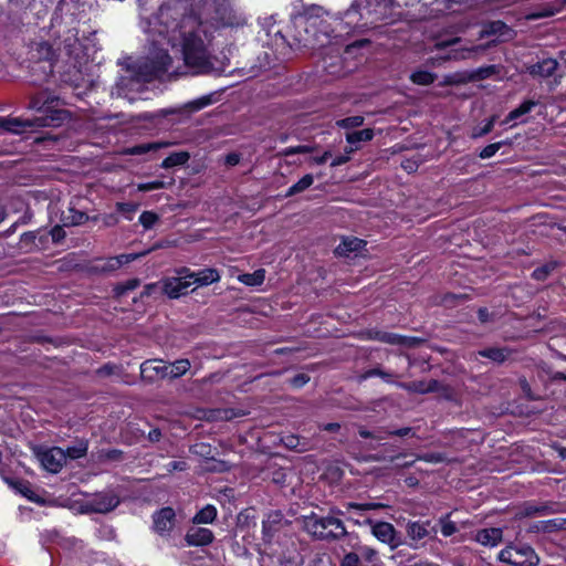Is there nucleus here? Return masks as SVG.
<instances>
[{
	"mask_svg": "<svg viewBox=\"0 0 566 566\" xmlns=\"http://www.w3.org/2000/svg\"><path fill=\"white\" fill-rule=\"evenodd\" d=\"M374 137V130L370 128L350 132L346 134V140L349 145L358 146L361 142H368Z\"/></svg>",
	"mask_w": 566,
	"mask_h": 566,
	"instance_id": "obj_32",
	"label": "nucleus"
},
{
	"mask_svg": "<svg viewBox=\"0 0 566 566\" xmlns=\"http://www.w3.org/2000/svg\"><path fill=\"white\" fill-rule=\"evenodd\" d=\"M69 118L66 111H53L46 115H40L32 119H21L19 117H8L7 132L13 134H21L27 129H33L38 127H57L62 125L64 120Z\"/></svg>",
	"mask_w": 566,
	"mask_h": 566,
	"instance_id": "obj_5",
	"label": "nucleus"
},
{
	"mask_svg": "<svg viewBox=\"0 0 566 566\" xmlns=\"http://www.w3.org/2000/svg\"><path fill=\"white\" fill-rule=\"evenodd\" d=\"M420 342L421 340L417 337L403 336L395 333L386 332L385 335H382V343L402 346L407 348H412L417 346Z\"/></svg>",
	"mask_w": 566,
	"mask_h": 566,
	"instance_id": "obj_21",
	"label": "nucleus"
},
{
	"mask_svg": "<svg viewBox=\"0 0 566 566\" xmlns=\"http://www.w3.org/2000/svg\"><path fill=\"white\" fill-rule=\"evenodd\" d=\"M265 271L263 269L256 270L253 273H244L239 276V281L249 286H258L264 282Z\"/></svg>",
	"mask_w": 566,
	"mask_h": 566,
	"instance_id": "obj_34",
	"label": "nucleus"
},
{
	"mask_svg": "<svg viewBox=\"0 0 566 566\" xmlns=\"http://www.w3.org/2000/svg\"><path fill=\"white\" fill-rule=\"evenodd\" d=\"M176 522V513L172 507L166 506L153 515L154 530L160 536H168Z\"/></svg>",
	"mask_w": 566,
	"mask_h": 566,
	"instance_id": "obj_10",
	"label": "nucleus"
},
{
	"mask_svg": "<svg viewBox=\"0 0 566 566\" xmlns=\"http://www.w3.org/2000/svg\"><path fill=\"white\" fill-rule=\"evenodd\" d=\"M36 51L39 53V59L43 60H50L54 54L52 46L48 42L38 43Z\"/></svg>",
	"mask_w": 566,
	"mask_h": 566,
	"instance_id": "obj_48",
	"label": "nucleus"
},
{
	"mask_svg": "<svg viewBox=\"0 0 566 566\" xmlns=\"http://www.w3.org/2000/svg\"><path fill=\"white\" fill-rule=\"evenodd\" d=\"M408 536L412 541H420L426 537L432 536L437 534L436 526L431 525L429 521L420 522H409L406 527Z\"/></svg>",
	"mask_w": 566,
	"mask_h": 566,
	"instance_id": "obj_16",
	"label": "nucleus"
},
{
	"mask_svg": "<svg viewBox=\"0 0 566 566\" xmlns=\"http://www.w3.org/2000/svg\"><path fill=\"white\" fill-rule=\"evenodd\" d=\"M171 57L165 50H158L151 57L137 61L127 59L120 62L122 71L112 87L111 95L117 98L135 101L144 92L146 84L168 71Z\"/></svg>",
	"mask_w": 566,
	"mask_h": 566,
	"instance_id": "obj_2",
	"label": "nucleus"
},
{
	"mask_svg": "<svg viewBox=\"0 0 566 566\" xmlns=\"http://www.w3.org/2000/svg\"><path fill=\"white\" fill-rule=\"evenodd\" d=\"M147 252H143V253H129V254H120L118 256H114V260H118L119 261V268L124 264H127L132 261H135L137 259H139L140 256H144L146 255Z\"/></svg>",
	"mask_w": 566,
	"mask_h": 566,
	"instance_id": "obj_53",
	"label": "nucleus"
},
{
	"mask_svg": "<svg viewBox=\"0 0 566 566\" xmlns=\"http://www.w3.org/2000/svg\"><path fill=\"white\" fill-rule=\"evenodd\" d=\"M88 216L83 211H77L74 208L67 209L61 216V222L65 227H75L85 223L88 220Z\"/></svg>",
	"mask_w": 566,
	"mask_h": 566,
	"instance_id": "obj_24",
	"label": "nucleus"
},
{
	"mask_svg": "<svg viewBox=\"0 0 566 566\" xmlns=\"http://www.w3.org/2000/svg\"><path fill=\"white\" fill-rule=\"evenodd\" d=\"M138 205L133 202H119L117 203V210L126 214L127 219H132V214L137 210Z\"/></svg>",
	"mask_w": 566,
	"mask_h": 566,
	"instance_id": "obj_50",
	"label": "nucleus"
},
{
	"mask_svg": "<svg viewBox=\"0 0 566 566\" xmlns=\"http://www.w3.org/2000/svg\"><path fill=\"white\" fill-rule=\"evenodd\" d=\"M536 105V102L534 101H524L518 107H516V112L521 115V116H524L526 115L527 113H530L532 111V108Z\"/></svg>",
	"mask_w": 566,
	"mask_h": 566,
	"instance_id": "obj_61",
	"label": "nucleus"
},
{
	"mask_svg": "<svg viewBox=\"0 0 566 566\" xmlns=\"http://www.w3.org/2000/svg\"><path fill=\"white\" fill-rule=\"evenodd\" d=\"M328 542L339 541L347 535L346 527L339 518L328 515Z\"/></svg>",
	"mask_w": 566,
	"mask_h": 566,
	"instance_id": "obj_27",
	"label": "nucleus"
},
{
	"mask_svg": "<svg viewBox=\"0 0 566 566\" xmlns=\"http://www.w3.org/2000/svg\"><path fill=\"white\" fill-rule=\"evenodd\" d=\"M514 35L515 31L513 29L497 20V41H510Z\"/></svg>",
	"mask_w": 566,
	"mask_h": 566,
	"instance_id": "obj_43",
	"label": "nucleus"
},
{
	"mask_svg": "<svg viewBox=\"0 0 566 566\" xmlns=\"http://www.w3.org/2000/svg\"><path fill=\"white\" fill-rule=\"evenodd\" d=\"M190 361L188 359H178L172 364H166V376L170 379H176L185 375L190 368Z\"/></svg>",
	"mask_w": 566,
	"mask_h": 566,
	"instance_id": "obj_26",
	"label": "nucleus"
},
{
	"mask_svg": "<svg viewBox=\"0 0 566 566\" xmlns=\"http://www.w3.org/2000/svg\"><path fill=\"white\" fill-rule=\"evenodd\" d=\"M326 11L321 7H314L295 22L296 40L306 48H324L329 43L333 30L325 25L324 30L318 28L325 24Z\"/></svg>",
	"mask_w": 566,
	"mask_h": 566,
	"instance_id": "obj_4",
	"label": "nucleus"
},
{
	"mask_svg": "<svg viewBox=\"0 0 566 566\" xmlns=\"http://www.w3.org/2000/svg\"><path fill=\"white\" fill-rule=\"evenodd\" d=\"M558 263L556 261L547 262L546 264L535 269L532 273L533 279L537 281H545L551 273L557 268Z\"/></svg>",
	"mask_w": 566,
	"mask_h": 566,
	"instance_id": "obj_37",
	"label": "nucleus"
},
{
	"mask_svg": "<svg viewBox=\"0 0 566 566\" xmlns=\"http://www.w3.org/2000/svg\"><path fill=\"white\" fill-rule=\"evenodd\" d=\"M419 163L420 160L418 158H408V159H405L402 163H401V167L407 171V172H413L417 170L418 166H419Z\"/></svg>",
	"mask_w": 566,
	"mask_h": 566,
	"instance_id": "obj_58",
	"label": "nucleus"
},
{
	"mask_svg": "<svg viewBox=\"0 0 566 566\" xmlns=\"http://www.w3.org/2000/svg\"><path fill=\"white\" fill-rule=\"evenodd\" d=\"M65 226H63V223L61 226H55L52 228V230L50 231V234L52 237V241L54 243H60L66 235L65 231H64V228Z\"/></svg>",
	"mask_w": 566,
	"mask_h": 566,
	"instance_id": "obj_54",
	"label": "nucleus"
},
{
	"mask_svg": "<svg viewBox=\"0 0 566 566\" xmlns=\"http://www.w3.org/2000/svg\"><path fill=\"white\" fill-rule=\"evenodd\" d=\"M363 116H350L336 122V125L343 128H354L363 125Z\"/></svg>",
	"mask_w": 566,
	"mask_h": 566,
	"instance_id": "obj_45",
	"label": "nucleus"
},
{
	"mask_svg": "<svg viewBox=\"0 0 566 566\" xmlns=\"http://www.w3.org/2000/svg\"><path fill=\"white\" fill-rule=\"evenodd\" d=\"M493 120H494V116H491L489 122L483 127H475L472 132V136L474 138H476V137H481V136L488 134L489 132H491L492 126H493Z\"/></svg>",
	"mask_w": 566,
	"mask_h": 566,
	"instance_id": "obj_56",
	"label": "nucleus"
},
{
	"mask_svg": "<svg viewBox=\"0 0 566 566\" xmlns=\"http://www.w3.org/2000/svg\"><path fill=\"white\" fill-rule=\"evenodd\" d=\"M140 284L138 279L128 280L126 283L119 284L114 289L116 296H123L128 291L135 290Z\"/></svg>",
	"mask_w": 566,
	"mask_h": 566,
	"instance_id": "obj_44",
	"label": "nucleus"
},
{
	"mask_svg": "<svg viewBox=\"0 0 566 566\" xmlns=\"http://www.w3.org/2000/svg\"><path fill=\"white\" fill-rule=\"evenodd\" d=\"M99 459H104V460H108V461H120V460H123V451H120L118 449L102 451L99 454Z\"/></svg>",
	"mask_w": 566,
	"mask_h": 566,
	"instance_id": "obj_51",
	"label": "nucleus"
},
{
	"mask_svg": "<svg viewBox=\"0 0 566 566\" xmlns=\"http://www.w3.org/2000/svg\"><path fill=\"white\" fill-rule=\"evenodd\" d=\"M394 6H390V4H387V7H382V10H386L387 13L391 14V18H389L388 20H395L397 17L400 15V13H396L394 12V10L396 8H400L401 6H405V7H412L415 6L416 3H418L420 0H394Z\"/></svg>",
	"mask_w": 566,
	"mask_h": 566,
	"instance_id": "obj_42",
	"label": "nucleus"
},
{
	"mask_svg": "<svg viewBox=\"0 0 566 566\" xmlns=\"http://www.w3.org/2000/svg\"><path fill=\"white\" fill-rule=\"evenodd\" d=\"M153 32L167 39L172 46H180L185 64L195 74L213 70L207 27L192 13L187 0L165 2L155 18Z\"/></svg>",
	"mask_w": 566,
	"mask_h": 566,
	"instance_id": "obj_1",
	"label": "nucleus"
},
{
	"mask_svg": "<svg viewBox=\"0 0 566 566\" xmlns=\"http://www.w3.org/2000/svg\"><path fill=\"white\" fill-rule=\"evenodd\" d=\"M57 101V97L48 91H43L34 95L30 102V107L36 109L41 115L50 114L55 111L52 104Z\"/></svg>",
	"mask_w": 566,
	"mask_h": 566,
	"instance_id": "obj_18",
	"label": "nucleus"
},
{
	"mask_svg": "<svg viewBox=\"0 0 566 566\" xmlns=\"http://www.w3.org/2000/svg\"><path fill=\"white\" fill-rule=\"evenodd\" d=\"M394 0H354L344 12L342 24L346 32H349L350 30H363L369 23L388 20L391 14L382 10V7L394 6Z\"/></svg>",
	"mask_w": 566,
	"mask_h": 566,
	"instance_id": "obj_3",
	"label": "nucleus"
},
{
	"mask_svg": "<svg viewBox=\"0 0 566 566\" xmlns=\"http://www.w3.org/2000/svg\"><path fill=\"white\" fill-rule=\"evenodd\" d=\"M310 381V376L306 375V374H298L296 376H294L291 380H290V384L295 387V388H301L303 387L304 385H306L307 382Z\"/></svg>",
	"mask_w": 566,
	"mask_h": 566,
	"instance_id": "obj_57",
	"label": "nucleus"
},
{
	"mask_svg": "<svg viewBox=\"0 0 566 566\" xmlns=\"http://www.w3.org/2000/svg\"><path fill=\"white\" fill-rule=\"evenodd\" d=\"M177 277L181 281H192L195 277V272L190 271L188 268H180L176 270Z\"/></svg>",
	"mask_w": 566,
	"mask_h": 566,
	"instance_id": "obj_62",
	"label": "nucleus"
},
{
	"mask_svg": "<svg viewBox=\"0 0 566 566\" xmlns=\"http://www.w3.org/2000/svg\"><path fill=\"white\" fill-rule=\"evenodd\" d=\"M348 507L359 511H370L385 507V505L381 503H349Z\"/></svg>",
	"mask_w": 566,
	"mask_h": 566,
	"instance_id": "obj_52",
	"label": "nucleus"
},
{
	"mask_svg": "<svg viewBox=\"0 0 566 566\" xmlns=\"http://www.w3.org/2000/svg\"><path fill=\"white\" fill-rule=\"evenodd\" d=\"M366 245V241L358 238H345L340 244L335 249L338 256H349L350 253L360 252Z\"/></svg>",
	"mask_w": 566,
	"mask_h": 566,
	"instance_id": "obj_20",
	"label": "nucleus"
},
{
	"mask_svg": "<svg viewBox=\"0 0 566 566\" xmlns=\"http://www.w3.org/2000/svg\"><path fill=\"white\" fill-rule=\"evenodd\" d=\"M119 497L113 491L101 492L95 494L91 500L86 501L83 505L85 513H99L106 514L115 510L119 504Z\"/></svg>",
	"mask_w": 566,
	"mask_h": 566,
	"instance_id": "obj_7",
	"label": "nucleus"
},
{
	"mask_svg": "<svg viewBox=\"0 0 566 566\" xmlns=\"http://www.w3.org/2000/svg\"><path fill=\"white\" fill-rule=\"evenodd\" d=\"M170 146V143L167 142H155V143H145L140 145H136L126 150L128 155H144L149 151H156L160 148Z\"/></svg>",
	"mask_w": 566,
	"mask_h": 566,
	"instance_id": "obj_28",
	"label": "nucleus"
},
{
	"mask_svg": "<svg viewBox=\"0 0 566 566\" xmlns=\"http://www.w3.org/2000/svg\"><path fill=\"white\" fill-rule=\"evenodd\" d=\"M558 510L554 505H535V504H526L524 506L523 513H521L524 516H532V515H548V514H555Z\"/></svg>",
	"mask_w": 566,
	"mask_h": 566,
	"instance_id": "obj_30",
	"label": "nucleus"
},
{
	"mask_svg": "<svg viewBox=\"0 0 566 566\" xmlns=\"http://www.w3.org/2000/svg\"><path fill=\"white\" fill-rule=\"evenodd\" d=\"M566 4V0H555L551 3L544 4L537 11L531 13L527 18L531 20L547 18L559 12Z\"/></svg>",
	"mask_w": 566,
	"mask_h": 566,
	"instance_id": "obj_22",
	"label": "nucleus"
},
{
	"mask_svg": "<svg viewBox=\"0 0 566 566\" xmlns=\"http://www.w3.org/2000/svg\"><path fill=\"white\" fill-rule=\"evenodd\" d=\"M216 516V507L213 505H207L193 516L192 522L196 524H209L214 521Z\"/></svg>",
	"mask_w": 566,
	"mask_h": 566,
	"instance_id": "obj_33",
	"label": "nucleus"
},
{
	"mask_svg": "<svg viewBox=\"0 0 566 566\" xmlns=\"http://www.w3.org/2000/svg\"><path fill=\"white\" fill-rule=\"evenodd\" d=\"M367 523L371 525L373 535L377 537L380 542L389 544L392 547H396L398 545V543L396 542V530L390 523L377 522L373 524L371 520H367Z\"/></svg>",
	"mask_w": 566,
	"mask_h": 566,
	"instance_id": "obj_14",
	"label": "nucleus"
},
{
	"mask_svg": "<svg viewBox=\"0 0 566 566\" xmlns=\"http://www.w3.org/2000/svg\"><path fill=\"white\" fill-rule=\"evenodd\" d=\"M212 103V97L211 95H206V96H202L198 99H195L190 103L187 104V107L195 112V111H199V109H202L203 107L210 105Z\"/></svg>",
	"mask_w": 566,
	"mask_h": 566,
	"instance_id": "obj_47",
	"label": "nucleus"
},
{
	"mask_svg": "<svg viewBox=\"0 0 566 566\" xmlns=\"http://www.w3.org/2000/svg\"><path fill=\"white\" fill-rule=\"evenodd\" d=\"M161 283L163 292L170 298H178L187 294L188 289L191 286L190 281H181L176 276L164 279Z\"/></svg>",
	"mask_w": 566,
	"mask_h": 566,
	"instance_id": "obj_15",
	"label": "nucleus"
},
{
	"mask_svg": "<svg viewBox=\"0 0 566 566\" xmlns=\"http://www.w3.org/2000/svg\"><path fill=\"white\" fill-rule=\"evenodd\" d=\"M314 182V178L311 174L303 176L295 185L289 188L285 197H292L297 193L305 191Z\"/></svg>",
	"mask_w": 566,
	"mask_h": 566,
	"instance_id": "obj_35",
	"label": "nucleus"
},
{
	"mask_svg": "<svg viewBox=\"0 0 566 566\" xmlns=\"http://www.w3.org/2000/svg\"><path fill=\"white\" fill-rule=\"evenodd\" d=\"M375 376L380 377L381 379H384L387 382H391V378L394 377L392 374L387 373V371L382 370L381 368H371V369L366 370L364 374H361L358 377V380L364 381V380H366L370 377H375Z\"/></svg>",
	"mask_w": 566,
	"mask_h": 566,
	"instance_id": "obj_40",
	"label": "nucleus"
},
{
	"mask_svg": "<svg viewBox=\"0 0 566 566\" xmlns=\"http://www.w3.org/2000/svg\"><path fill=\"white\" fill-rule=\"evenodd\" d=\"M87 441L85 440H78L76 443L72 447H69L66 450H64L65 461L67 459L76 460L80 458H83L87 453Z\"/></svg>",
	"mask_w": 566,
	"mask_h": 566,
	"instance_id": "obj_31",
	"label": "nucleus"
},
{
	"mask_svg": "<svg viewBox=\"0 0 566 566\" xmlns=\"http://www.w3.org/2000/svg\"><path fill=\"white\" fill-rule=\"evenodd\" d=\"M328 516H318L315 513L302 517V527L315 539L328 541Z\"/></svg>",
	"mask_w": 566,
	"mask_h": 566,
	"instance_id": "obj_8",
	"label": "nucleus"
},
{
	"mask_svg": "<svg viewBox=\"0 0 566 566\" xmlns=\"http://www.w3.org/2000/svg\"><path fill=\"white\" fill-rule=\"evenodd\" d=\"M398 386L409 392L416 394H428V392H438L446 391L447 388L436 379H431L429 381L426 380H417L410 382H400Z\"/></svg>",
	"mask_w": 566,
	"mask_h": 566,
	"instance_id": "obj_13",
	"label": "nucleus"
},
{
	"mask_svg": "<svg viewBox=\"0 0 566 566\" xmlns=\"http://www.w3.org/2000/svg\"><path fill=\"white\" fill-rule=\"evenodd\" d=\"M220 280L219 272L216 269L209 268L195 272V277L190 281V284H197L198 286L209 285Z\"/></svg>",
	"mask_w": 566,
	"mask_h": 566,
	"instance_id": "obj_25",
	"label": "nucleus"
},
{
	"mask_svg": "<svg viewBox=\"0 0 566 566\" xmlns=\"http://www.w3.org/2000/svg\"><path fill=\"white\" fill-rule=\"evenodd\" d=\"M213 533L205 527H190L185 536L189 546H206L212 543Z\"/></svg>",
	"mask_w": 566,
	"mask_h": 566,
	"instance_id": "obj_17",
	"label": "nucleus"
},
{
	"mask_svg": "<svg viewBox=\"0 0 566 566\" xmlns=\"http://www.w3.org/2000/svg\"><path fill=\"white\" fill-rule=\"evenodd\" d=\"M497 559L511 566H536L539 558L527 545H509L497 555Z\"/></svg>",
	"mask_w": 566,
	"mask_h": 566,
	"instance_id": "obj_6",
	"label": "nucleus"
},
{
	"mask_svg": "<svg viewBox=\"0 0 566 566\" xmlns=\"http://www.w3.org/2000/svg\"><path fill=\"white\" fill-rule=\"evenodd\" d=\"M158 219L159 218L155 212L144 211L139 217V222L146 230H148L158 221Z\"/></svg>",
	"mask_w": 566,
	"mask_h": 566,
	"instance_id": "obj_46",
	"label": "nucleus"
},
{
	"mask_svg": "<svg viewBox=\"0 0 566 566\" xmlns=\"http://www.w3.org/2000/svg\"><path fill=\"white\" fill-rule=\"evenodd\" d=\"M94 269L98 272H113L119 269V261L109 258L102 265H96Z\"/></svg>",
	"mask_w": 566,
	"mask_h": 566,
	"instance_id": "obj_49",
	"label": "nucleus"
},
{
	"mask_svg": "<svg viewBox=\"0 0 566 566\" xmlns=\"http://www.w3.org/2000/svg\"><path fill=\"white\" fill-rule=\"evenodd\" d=\"M474 539L485 547L495 546V528H483L478 531Z\"/></svg>",
	"mask_w": 566,
	"mask_h": 566,
	"instance_id": "obj_36",
	"label": "nucleus"
},
{
	"mask_svg": "<svg viewBox=\"0 0 566 566\" xmlns=\"http://www.w3.org/2000/svg\"><path fill=\"white\" fill-rule=\"evenodd\" d=\"M410 80L418 85H429L434 82L436 75L427 71H417L410 75Z\"/></svg>",
	"mask_w": 566,
	"mask_h": 566,
	"instance_id": "obj_39",
	"label": "nucleus"
},
{
	"mask_svg": "<svg viewBox=\"0 0 566 566\" xmlns=\"http://www.w3.org/2000/svg\"><path fill=\"white\" fill-rule=\"evenodd\" d=\"M36 457L41 464L43 465V468L51 473L60 472L66 463L64 450L59 447H53L43 450L40 449L36 452Z\"/></svg>",
	"mask_w": 566,
	"mask_h": 566,
	"instance_id": "obj_9",
	"label": "nucleus"
},
{
	"mask_svg": "<svg viewBox=\"0 0 566 566\" xmlns=\"http://www.w3.org/2000/svg\"><path fill=\"white\" fill-rule=\"evenodd\" d=\"M190 159V154L188 151H177L169 155L164 159L160 167L164 169H169L176 166H184Z\"/></svg>",
	"mask_w": 566,
	"mask_h": 566,
	"instance_id": "obj_29",
	"label": "nucleus"
},
{
	"mask_svg": "<svg viewBox=\"0 0 566 566\" xmlns=\"http://www.w3.org/2000/svg\"><path fill=\"white\" fill-rule=\"evenodd\" d=\"M558 63L554 59H545L530 67L532 75H538L542 77L551 76L557 69Z\"/></svg>",
	"mask_w": 566,
	"mask_h": 566,
	"instance_id": "obj_23",
	"label": "nucleus"
},
{
	"mask_svg": "<svg viewBox=\"0 0 566 566\" xmlns=\"http://www.w3.org/2000/svg\"><path fill=\"white\" fill-rule=\"evenodd\" d=\"M542 532L552 533L560 530H566V517L565 518H554L548 521H542Z\"/></svg>",
	"mask_w": 566,
	"mask_h": 566,
	"instance_id": "obj_38",
	"label": "nucleus"
},
{
	"mask_svg": "<svg viewBox=\"0 0 566 566\" xmlns=\"http://www.w3.org/2000/svg\"><path fill=\"white\" fill-rule=\"evenodd\" d=\"M359 557L355 553H348L342 560V566H358Z\"/></svg>",
	"mask_w": 566,
	"mask_h": 566,
	"instance_id": "obj_60",
	"label": "nucleus"
},
{
	"mask_svg": "<svg viewBox=\"0 0 566 566\" xmlns=\"http://www.w3.org/2000/svg\"><path fill=\"white\" fill-rule=\"evenodd\" d=\"M418 459L430 463H440L443 461L444 458L440 453H428L422 457H419Z\"/></svg>",
	"mask_w": 566,
	"mask_h": 566,
	"instance_id": "obj_64",
	"label": "nucleus"
},
{
	"mask_svg": "<svg viewBox=\"0 0 566 566\" xmlns=\"http://www.w3.org/2000/svg\"><path fill=\"white\" fill-rule=\"evenodd\" d=\"M310 151H311V148L308 146H296V147L286 148L283 151V155L291 156L294 154H305V153H310Z\"/></svg>",
	"mask_w": 566,
	"mask_h": 566,
	"instance_id": "obj_63",
	"label": "nucleus"
},
{
	"mask_svg": "<svg viewBox=\"0 0 566 566\" xmlns=\"http://www.w3.org/2000/svg\"><path fill=\"white\" fill-rule=\"evenodd\" d=\"M358 434L364 439L381 440V437L379 434H377L375 431L368 430L364 426H358Z\"/></svg>",
	"mask_w": 566,
	"mask_h": 566,
	"instance_id": "obj_59",
	"label": "nucleus"
},
{
	"mask_svg": "<svg viewBox=\"0 0 566 566\" xmlns=\"http://www.w3.org/2000/svg\"><path fill=\"white\" fill-rule=\"evenodd\" d=\"M440 524H441V533L444 536H451L457 531L455 524L447 518L440 520Z\"/></svg>",
	"mask_w": 566,
	"mask_h": 566,
	"instance_id": "obj_55",
	"label": "nucleus"
},
{
	"mask_svg": "<svg viewBox=\"0 0 566 566\" xmlns=\"http://www.w3.org/2000/svg\"><path fill=\"white\" fill-rule=\"evenodd\" d=\"M283 522V514L280 511L270 512L262 523L263 536L271 541L274 534L280 530Z\"/></svg>",
	"mask_w": 566,
	"mask_h": 566,
	"instance_id": "obj_19",
	"label": "nucleus"
},
{
	"mask_svg": "<svg viewBox=\"0 0 566 566\" xmlns=\"http://www.w3.org/2000/svg\"><path fill=\"white\" fill-rule=\"evenodd\" d=\"M213 20L217 27H239L245 23V19L227 3L217 7Z\"/></svg>",
	"mask_w": 566,
	"mask_h": 566,
	"instance_id": "obj_11",
	"label": "nucleus"
},
{
	"mask_svg": "<svg viewBox=\"0 0 566 566\" xmlns=\"http://www.w3.org/2000/svg\"><path fill=\"white\" fill-rule=\"evenodd\" d=\"M174 184H175L174 178H170L169 181L155 180V181H150V182H145V184L138 185V190H140V191H151V190H157V189H164V188H167L169 186H172Z\"/></svg>",
	"mask_w": 566,
	"mask_h": 566,
	"instance_id": "obj_41",
	"label": "nucleus"
},
{
	"mask_svg": "<svg viewBox=\"0 0 566 566\" xmlns=\"http://www.w3.org/2000/svg\"><path fill=\"white\" fill-rule=\"evenodd\" d=\"M166 364L161 360L149 359L140 365V376L147 382H155L159 379L167 378Z\"/></svg>",
	"mask_w": 566,
	"mask_h": 566,
	"instance_id": "obj_12",
	"label": "nucleus"
}]
</instances>
